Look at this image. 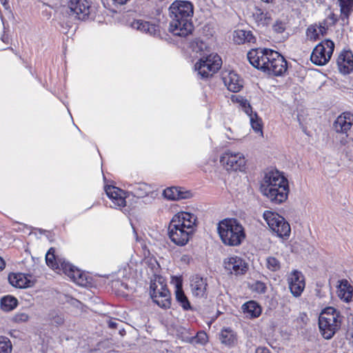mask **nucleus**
Returning <instances> with one entry per match:
<instances>
[{"mask_svg":"<svg viewBox=\"0 0 353 353\" xmlns=\"http://www.w3.org/2000/svg\"><path fill=\"white\" fill-rule=\"evenodd\" d=\"M168 30L174 36L186 37L192 33L194 6L189 1L176 0L169 8Z\"/></svg>","mask_w":353,"mask_h":353,"instance_id":"1","label":"nucleus"},{"mask_svg":"<svg viewBox=\"0 0 353 353\" xmlns=\"http://www.w3.org/2000/svg\"><path fill=\"white\" fill-rule=\"evenodd\" d=\"M261 192L274 204L285 202L290 192L289 183L278 170L266 172L260 185Z\"/></svg>","mask_w":353,"mask_h":353,"instance_id":"2","label":"nucleus"},{"mask_svg":"<svg viewBox=\"0 0 353 353\" xmlns=\"http://www.w3.org/2000/svg\"><path fill=\"white\" fill-rule=\"evenodd\" d=\"M196 221L195 215L189 212H181L175 214L168 227L170 240L179 246L186 245L195 230Z\"/></svg>","mask_w":353,"mask_h":353,"instance_id":"3","label":"nucleus"},{"mask_svg":"<svg viewBox=\"0 0 353 353\" xmlns=\"http://www.w3.org/2000/svg\"><path fill=\"white\" fill-rule=\"evenodd\" d=\"M217 230L222 242L226 245L238 246L245 239L243 225L235 219L221 221Z\"/></svg>","mask_w":353,"mask_h":353,"instance_id":"4","label":"nucleus"},{"mask_svg":"<svg viewBox=\"0 0 353 353\" xmlns=\"http://www.w3.org/2000/svg\"><path fill=\"white\" fill-rule=\"evenodd\" d=\"M343 316L341 312L332 307L322 310L319 317V328L322 337L331 339L341 329Z\"/></svg>","mask_w":353,"mask_h":353,"instance_id":"5","label":"nucleus"},{"mask_svg":"<svg viewBox=\"0 0 353 353\" xmlns=\"http://www.w3.org/2000/svg\"><path fill=\"white\" fill-rule=\"evenodd\" d=\"M221 57L217 54L210 53L209 55L201 57L194 64V71L198 78L208 79L221 68Z\"/></svg>","mask_w":353,"mask_h":353,"instance_id":"6","label":"nucleus"},{"mask_svg":"<svg viewBox=\"0 0 353 353\" xmlns=\"http://www.w3.org/2000/svg\"><path fill=\"white\" fill-rule=\"evenodd\" d=\"M263 216L269 228L276 233L278 236L281 238L289 237L291 228L290 224L283 216L270 210L265 211Z\"/></svg>","mask_w":353,"mask_h":353,"instance_id":"7","label":"nucleus"},{"mask_svg":"<svg viewBox=\"0 0 353 353\" xmlns=\"http://www.w3.org/2000/svg\"><path fill=\"white\" fill-rule=\"evenodd\" d=\"M150 296L159 307L168 308L170 306V293L161 277L156 278L151 282Z\"/></svg>","mask_w":353,"mask_h":353,"instance_id":"8","label":"nucleus"},{"mask_svg":"<svg viewBox=\"0 0 353 353\" xmlns=\"http://www.w3.org/2000/svg\"><path fill=\"white\" fill-rule=\"evenodd\" d=\"M334 49L332 41L326 39L319 43L313 50L310 59L317 65H325L331 59Z\"/></svg>","mask_w":353,"mask_h":353,"instance_id":"9","label":"nucleus"},{"mask_svg":"<svg viewBox=\"0 0 353 353\" xmlns=\"http://www.w3.org/2000/svg\"><path fill=\"white\" fill-rule=\"evenodd\" d=\"M268 56L269 58L263 71L274 76H281L286 72L287 61L281 54L272 50Z\"/></svg>","mask_w":353,"mask_h":353,"instance_id":"10","label":"nucleus"},{"mask_svg":"<svg viewBox=\"0 0 353 353\" xmlns=\"http://www.w3.org/2000/svg\"><path fill=\"white\" fill-rule=\"evenodd\" d=\"M220 162L227 170L242 171L245 165V157L242 153L230 150L222 154Z\"/></svg>","mask_w":353,"mask_h":353,"instance_id":"11","label":"nucleus"},{"mask_svg":"<svg viewBox=\"0 0 353 353\" xmlns=\"http://www.w3.org/2000/svg\"><path fill=\"white\" fill-rule=\"evenodd\" d=\"M60 265L63 272L75 283L81 286H85L88 284L87 274L85 272L66 261H60Z\"/></svg>","mask_w":353,"mask_h":353,"instance_id":"12","label":"nucleus"},{"mask_svg":"<svg viewBox=\"0 0 353 353\" xmlns=\"http://www.w3.org/2000/svg\"><path fill=\"white\" fill-rule=\"evenodd\" d=\"M269 51H272V50L267 48L252 49L248 52L247 57L250 64L254 68L263 70L265 63L269 58V56H268Z\"/></svg>","mask_w":353,"mask_h":353,"instance_id":"13","label":"nucleus"},{"mask_svg":"<svg viewBox=\"0 0 353 353\" xmlns=\"http://www.w3.org/2000/svg\"><path fill=\"white\" fill-rule=\"evenodd\" d=\"M225 269L230 274L235 275L243 274L248 270L247 263L241 257L232 256L225 259Z\"/></svg>","mask_w":353,"mask_h":353,"instance_id":"14","label":"nucleus"},{"mask_svg":"<svg viewBox=\"0 0 353 353\" xmlns=\"http://www.w3.org/2000/svg\"><path fill=\"white\" fill-rule=\"evenodd\" d=\"M91 1L89 0H70L69 8L79 19H85L90 14Z\"/></svg>","mask_w":353,"mask_h":353,"instance_id":"15","label":"nucleus"},{"mask_svg":"<svg viewBox=\"0 0 353 353\" xmlns=\"http://www.w3.org/2000/svg\"><path fill=\"white\" fill-rule=\"evenodd\" d=\"M289 288L294 296H299L305 288L304 276L301 272L294 270L288 278Z\"/></svg>","mask_w":353,"mask_h":353,"instance_id":"16","label":"nucleus"},{"mask_svg":"<svg viewBox=\"0 0 353 353\" xmlns=\"http://www.w3.org/2000/svg\"><path fill=\"white\" fill-rule=\"evenodd\" d=\"M105 191L107 196L112 201V207L117 208L125 205V192L122 190L115 186L108 185L105 187Z\"/></svg>","mask_w":353,"mask_h":353,"instance_id":"17","label":"nucleus"},{"mask_svg":"<svg viewBox=\"0 0 353 353\" xmlns=\"http://www.w3.org/2000/svg\"><path fill=\"white\" fill-rule=\"evenodd\" d=\"M336 63L341 73L349 74L353 70V54L352 52L342 51L337 58Z\"/></svg>","mask_w":353,"mask_h":353,"instance_id":"18","label":"nucleus"},{"mask_svg":"<svg viewBox=\"0 0 353 353\" xmlns=\"http://www.w3.org/2000/svg\"><path fill=\"white\" fill-rule=\"evenodd\" d=\"M353 125V114L343 112L337 117L334 123V129L338 133H347Z\"/></svg>","mask_w":353,"mask_h":353,"instance_id":"19","label":"nucleus"},{"mask_svg":"<svg viewBox=\"0 0 353 353\" xmlns=\"http://www.w3.org/2000/svg\"><path fill=\"white\" fill-rule=\"evenodd\" d=\"M207 279L199 276H193L190 280V288L192 294L197 297H204L206 295Z\"/></svg>","mask_w":353,"mask_h":353,"instance_id":"20","label":"nucleus"},{"mask_svg":"<svg viewBox=\"0 0 353 353\" xmlns=\"http://www.w3.org/2000/svg\"><path fill=\"white\" fill-rule=\"evenodd\" d=\"M225 85L233 92H239L243 88V81L234 71H230L223 77Z\"/></svg>","mask_w":353,"mask_h":353,"instance_id":"21","label":"nucleus"},{"mask_svg":"<svg viewBox=\"0 0 353 353\" xmlns=\"http://www.w3.org/2000/svg\"><path fill=\"white\" fill-rule=\"evenodd\" d=\"M337 295L340 299L345 303H350L352 300L353 288L347 279H341L338 281L336 285Z\"/></svg>","mask_w":353,"mask_h":353,"instance_id":"22","label":"nucleus"},{"mask_svg":"<svg viewBox=\"0 0 353 353\" xmlns=\"http://www.w3.org/2000/svg\"><path fill=\"white\" fill-rule=\"evenodd\" d=\"M163 195L169 200H180L185 199L191 197L192 193L189 191L184 190L181 188L171 187L164 190Z\"/></svg>","mask_w":353,"mask_h":353,"instance_id":"23","label":"nucleus"},{"mask_svg":"<svg viewBox=\"0 0 353 353\" xmlns=\"http://www.w3.org/2000/svg\"><path fill=\"white\" fill-rule=\"evenodd\" d=\"M131 26L133 29H136L151 36H155L159 33L158 26L141 19L134 20L132 23Z\"/></svg>","mask_w":353,"mask_h":353,"instance_id":"24","label":"nucleus"},{"mask_svg":"<svg viewBox=\"0 0 353 353\" xmlns=\"http://www.w3.org/2000/svg\"><path fill=\"white\" fill-rule=\"evenodd\" d=\"M233 41L238 45L244 43L252 44L255 43L256 37L250 30H237L233 33Z\"/></svg>","mask_w":353,"mask_h":353,"instance_id":"25","label":"nucleus"},{"mask_svg":"<svg viewBox=\"0 0 353 353\" xmlns=\"http://www.w3.org/2000/svg\"><path fill=\"white\" fill-rule=\"evenodd\" d=\"M241 309L245 316L249 319L257 318L262 312L261 305L255 301H249L245 303Z\"/></svg>","mask_w":353,"mask_h":353,"instance_id":"26","label":"nucleus"},{"mask_svg":"<svg viewBox=\"0 0 353 353\" xmlns=\"http://www.w3.org/2000/svg\"><path fill=\"white\" fill-rule=\"evenodd\" d=\"M338 1L340 6V19L342 25H348L349 17L353 11V0H338Z\"/></svg>","mask_w":353,"mask_h":353,"instance_id":"27","label":"nucleus"},{"mask_svg":"<svg viewBox=\"0 0 353 353\" xmlns=\"http://www.w3.org/2000/svg\"><path fill=\"white\" fill-rule=\"evenodd\" d=\"M8 281L12 286L18 288H26L32 286L31 281L25 274L21 273L9 274Z\"/></svg>","mask_w":353,"mask_h":353,"instance_id":"28","label":"nucleus"},{"mask_svg":"<svg viewBox=\"0 0 353 353\" xmlns=\"http://www.w3.org/2000/svg\"><path fill=\"white\" fill-rule=\"evenodd\" d=\"M327 31V28L323 25H311L310 26L306 32V35L308 39L311 41H316L319 39L320 36H323Z\"/></svg>","mask_w":353,"mask_h":353,"instance_id":"29","label":"nucleus"},{"mask_svg":"<svg viewBox=\"0 0 353 353\" xmlns=\"http://www.w3.org/2000/svg\"><path fill=\"white\" fill-rule=\"evenodd\" d=\"M219 339L223 344L228 346L234 345L237 340L234 332L230 328L223 329L221 331Z\"/></svg>","mask_w":353,"mask_h":353,"instance_id":"30","label":"nucleus"},{"mask_svg":"<svg viewBox=\"0 0 353 353\" xmlns=\"http://www.w3.org/2000/svg\"><path fill=\"white\" fill-rule=\"evenodd\" d=\"M252 16L259 26H266L269 24L271 21L270 14L261 8H255Z\"/></svg>","mask_w":353,"mask_h":353,"instance_id":"31","label":"nucleus"},{"mask_svg":"<svg viewBox=\"0 0 353 353\" xmlns=\"http://www.w3.org/2000/svg\"><path fill=\"white\" fill-rule=\"evenodd\" d=\"M55 250L51 248L46 255V264L53 270H61L60 261H65L63 259H57L54 255Z\"/></svg>","mask_w":353,"mask_h":353,"instance_id":"32","label":"nucleus"},{"mask_svg":"<svg viewBox=\"0 0 353 353\" xmlns=\"http://www.w3.org/2000/svg\"><path fill=\"white\" fill-rule=\"evenodd\" d=\"M250 118V122L253 130L259 133L260 137H263V123L261 119L258 116L256 112H251V114H247Z\"/></svg>","mask_w":353,"mask_h":353,"instance_id":"33","label":"nucleus"},{"mask_svg":"<svg viewBox=\"0 0 353 353\" xmlns=\"http://www.w3.org/2000/svg\"><path fill=\"white\" fill-rule=\"evenodd\" d=\"M176 299L184 310H188L191 308L190 303L184 294L182 288L179 285L176 286L175 291Z\"/></svg>","mask_w":353,"mask_h":353,"instance_id":"34","label":"nucleus"},{"mask_svg":"<svg viewBox=\"0 0 353 353\" xmlns=\"http://www.w3.org/2000/svg\"><path fill=\"white\" fill-rule=\"evenodd\" d=\"M132 192L137 197H143L150 191V187L145 183H138L130 185Z\"/></svg>","mask_w":353,"mask_h":353,"instance_id":"35","label":"nucleus"},{"mask_svg":"<svg viewBox=\"0 0 353 353\" xmlns=\"http://www.w3.org/2000/svg\"><path fill=\"white\" fill-rule=\"evenodd\" d=\"M231 99L233 102L238 103L246 114H251L252 108L249 101L240 95H233Z\"/></svg>","mask_w":353,"mask_h":353,"instance_id":"36","label":"nucleus"},{"mask_svg":"<svg viewBox=\"0 0 353 353\" xmlns=\"http://www.w3.org/2000/svg\"><path fill=\"white\" fill-rule=\"evenodd\" d=\"M17 305V300L10 296H6L1 299V308L6 312H10Z\"/></svg>","mask_w":353,"mask_h":353,"instance_id":"37","label":"nucleus"},{"mask_svg":"<svg viewBox=\"0 0 353 353\" xmlns=\"http://www.w3.org/2000/svg\"><path fill=\"white\" fill-rule=\"evenodd\" d=\"M265 267L271 272H276L281 269L280 261L274 256H268L265 259Z\"/></svg>","mask_w":353,"mask_h":353,"instance_id":"38","label":"nucleus"},{"mask_svg":"<svg viewBox=\"0 0 353 353\" xmlns=\"http://www.w3.org/2000/svg\"><path fill=\"white\" fill-rule=\"evenodd\" d=\"M193 51L199 53L201 57L209 55L210 50L206 43L201 40H196L192 44Z\"/></svg>","mask_w":353,"mask_h":353,"instance_id":"39","label":"nucleus"},{"mask_svg":"<svg viewBox=\"0 0 353 353\" xmlns=\"http://www.w3.org/2000/svg\"><path fill=\"white\" fill-rule=\"evenodd\" d=\"M12 345L10 339L5 336H0V353H11Z\"/></svg>","mask_w":353,"mask_h":353,"instance_id":"40","label":"nucleus"},{"mask_svg":"<svg viewBox=\"0 0 353 353\" xmlns=\"http://www.w3.org/2000/svg\"><path fill=\"white\" fill-rule=\"evenodd\" d=\"M252 290L259 294H264L266 292L267 288L264 283L261 281H256L252 284Z\"/></svg>","mask_w":353,"mask_h":353,"instance_id":"41","label":"nucleus"},{"mask_svg":"<svg viewBox=\"0 0 353 353\" xmlns=\"http://www.w3.org/2000/svg\"><path fill=\"white\" fill-rule=\"evenodd\" d=\"M194 341L196 343L204 345L208 341V335L205 332H199L195 336Z\"/></svg>","mask_w":353,"mask_h":353,"instance_id":"42","label":"nucleus"},{"mask_svg":"<svg viewBox=\"0 0 353 353\" xmlns=\"http://www.w3.org/2000/svg\"><path fill=\"white\" fill-rule=\"evenodd\" d=\"M29 316L26 313H17L14 315L13 319L17 323L26 322L28 320Z\"/></svg>","mask_w":353,"mask_h":353,"instance_id":"43","label":"nucleus"},{"mask_svg":"<svg viewBox=\"0 0 353 353\" xmlns=\"http://www.w3.org/2000/svg\"><path fill=\"white\" fill-rule=\"evenodd\" d=\"M273 30L278 33H281L285 30V26L282 22L277 21L273 26Z\"/></svg>","mask_w":353,"mask_h":353,"instance_id":"44","label":"nucleus"},{"mask_svg":"<svg viewBox=\"0 0 353 353\" xmlns=\"http://www.w3.org/2000/svg\"><path fill=\"white\" fill-rule=\"evenodd\" d=\"M347 339L350 340L352 343V346L353 347V327H350L347 333Z\"/></svg>","mask_w":353,"mask_h":353,"instance_id":"45","label":"nucleus"},{"mask_svg":"<svg viewBox=\"0 0 353 353\" xmlns=\"http://www.w3.org/2000/svg\"><path fill=\"white\" fill-rule=\"evenodd\" d=\"M255 353H270L267 347H259L256 349Z\"/></svg>","mask_w":353,"mask_h":353,"instance_id":"46","label":"nucleus"},{"mask_svg":"<svg viewBox=\"0 0 353 353\" xmlns=\"http://www.w3.org/2000/svg\"><path fill=\"white\" fill-rule=\"evenodd\" d=\"M299 319H300L303 323H306L308 320L307 314L304 312L299 314Z\"/></svg>","mask_w":353,"mask_h":353,"instance_id":"47","label":"nucleus"},{"mask_svg":"<svg viewBox=\"0 0 353 353\" xmlns=\"http://www.w3.org/2000/svg\"><path fill=\"white\" fill-rule=\"evenodd\" d=\"M118 323L115 320H110L108 321V326L110 328H116Z\"/></svg>","mask_w":353,"mask_h":353,"instance_id":"48","label":"nucleus"},{"mask_svg":"<svg viewBox=\"0 0 353 353\" xmlns=\"http://www.w3.org/2000/svg\"><path fill=\"white\" fill-rule=\"evenodd\" d=\"M129 0H112V1L119 5H124Z\"/></svg>","mask_w":353,"mask_h":353,"instance_id":"49","label":"nucleus"},{"mask_svg":"<svg viewBox=\"0 0 353 353\" xmlns=\"http://www.w3.org/2000/svg\"><path fill=\"white\" fill-rule=\"evenodd\" d=\"M5 266L4 261L0 257V270H3Z\"/></svg>","mask_w":353,"mask_h":353,"instance_id":"50","label":"nucleus"},{"mask_svg":"<svg viewBox=\"0 0 353 353\" xmlns=\"http://www.w3.org/2000/svg\"><path fill=\"white\" fill-rule=\"evenodd\" d=\"M124 273H126V274H128V270L125 269V270L119 272V274H124Z\"/></svg>","mask_w":353,"mask_h":353,"instance_id":"51","label":"nucleus"}]
</instances>
